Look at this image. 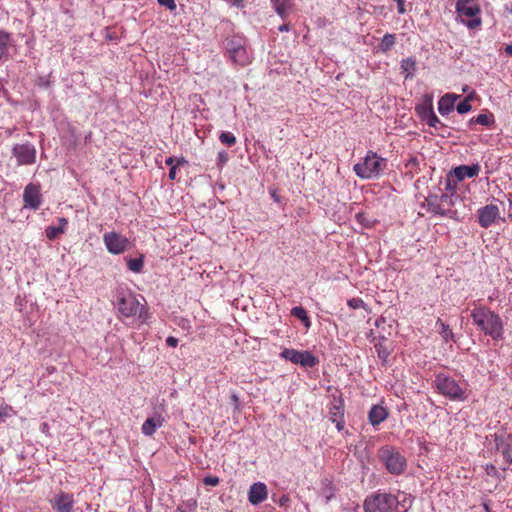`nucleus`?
Returning <instances> with one entry per match:
<instances>
[{
    "mask_svg": "<svg viewBox=\"0 0 512 512\" xmlns=\"http://www.w3.org/2000/svg\"><path fill=\"white\" fill-rule=\"evenodd\" d=\"M51 508L55 512H75L78 508L75 507L76 501L72 493L59 490L55 492L48 500Z\"/></svg>",
    "mask_w": 512,
    "mask_h": 512,
    "instance_id": "10",
    "label": "nucleus"
},
{
    "mask_svg": "<svg viewBox=\"0 0 512 512\" xmlns=\"http://www.w3.org/2000/svg\"><path fill=\"white\" fill-rule=\"evenodd\" d=\"M416 69V60L412 57H408L401 61V70L402 74L405 75V78H412L414 76V71Z\"/></svg>",
    "mask_w": 512,
    "mask_h": 512,
    "instance_id": "27",
    "label": "nucleus"
},
{
    "mask_svg": "<svg viewBox=\"0 0 512 512\" xmlns=\"http://www.w3.org/2000/svg\"><path fill=\"white\" fill-rule=\"evenodd\" d=\"M272 197H273V199H274L275 201H277V202L279 201V197L277 196L276 192H273V193H272Z\"/></svg>",
    "mask_w": 512,
    "mask_h": 512,
    "instance_id": "56",
    "label": "nucleus"
},
{
    "mask_svg": "<svg viewBox=\"0 0 512 512\" xmlns=\"http://www.w3.org/2000/svg\"><path fill=\"white\" fill-rule=\"evenodd\" d=\"M473 323L486 336L499 341L503 338L504 328L501 317L486 306L475 307L471 311Z\"/></svg>",
    "mask_w": 512,
    "mask_h": 512,
    "instance_id": "1",
    "label": "nucleus"
},
{
    "mask_svg": "<svg viewBox=\"0 0 512 512\" xmlns=\"http://www.w3.org/2000/svg\"><path fill=\"white\" fill-rule=\"evenodd\" d=\"M166 165L170 166V168L172 166H180L184 163H186L185 159L184 158H180L177 160V163L175 164V158L174 157H168L165 161Z\"/></svg>",
    "mask_w": 512,
    "mask_h": 512,
    "instance_id": "42",
    "label": "nucleus"
},
{
    "mask_svg": "<svg viewBox=\"0 0 512 512\" xmlns=\"http://www.w3.org/2000/svg\"><path fill=\"white\" fill-rule=\"evenodd\" d=\"M478 223L482 228H489L500 219L499 207L495 204H487L477 210Z\"/></svg>",
    "mask_w": 512,
    "mask_h": 512,
    "instance_id": "13",
    "label": "nucleus"
},
{
    "mask_svg": "<svg viewBox=\"0 0 512 512\" xmlns=\"http://www.w3.org/2000/svg\"><path fill=\"white\" fill-rule=\"evenodd\" d=\"M508 202H509V206H510V209H511V212L509 213V218L512 221V194L508 195Z\"/></svg>",
    "mask_w": 512,
    "mask_h": 512,
    "instance_id": "53",
    "label": "nucleus"
},
{
    "mask_svg": "<svg viewBox=\"0 0 512 512\" xmlns=\"http://www.w3.org/2000/svg\"><path fill=\"white\" fill-rule=\"evenodd\" d=\"M13 408L9 405L0 406V422L4 421L5 418L11 416Z\"/></svg>",
    "mask_w": 512,
    "mask_h": 512,
    "instance_id": "39",
    "label": "nucleus"
},
{
    "mask_svg": "<svg viewBox=\"0 0 512 512\" xmlns=\"http://www.w3.org/2000/svg\"><path fill=\"white\" fill-rule=\"evenodd\" d=\"M24 206L37 210L41 205V194L39 186L35 184H28L23 193Z\"/></svg>",
    "mask_w": 512,
    "mask_h": 512,
    "instance_id": "15",
    "label": "nucleus"
},
{
    "mask_svg": "<svg viewBox=\"0 0 512 512\" xmlns=\"http://www.w3.org/2000/svg\"><path fill=\"white\" fill-rule=\"evenodd\" d=\"M166 344L170 347L175 348L178 345V339L172 336L167 337Z\"/></svg>",
    "mask_w": 512,
    "mask_h": 512,
    "instance_id": "47",
    "label": "nucleus"
},
{
    "mask_svg": "<svg viewBox=\"0 0 512 512\" xmlns=\"http://www.w3.org/2000/svg\"><path fill=\"white\" fill-rule=\"evenodd\" d=\"M459 96L454 94H445L438 102V111L441 115H447L453 111L455 102Z\"/></svg>",
    "mask_w": 512,
    "mask_h": 512,
    "instance_id": "22",
    "label": "nucleus"
},
{
    "mask_svg": "<svg viewBox=\"0 0 512 512\" xmlns=\"http://www.w3.org/2000/svg\"><path fill=\"white\" fill-rule=\"evenodd\" d=\"M396 43V37L394 34L387 33L383 36L380 44L379 49L386 53L388 52Z\"/></svg>",
    "mask_w": 512,
    "mask_h": 512,
    "instance_id": "32",
    "label": "nucleus"
},
{
    "mask_svg": "<svg viewBox=\"0 0 512 512\" xmlns=\"http://www.w3.org/2000/svg\"><path fill=\"white\" fill-rule=\"evenodd\" d=\"M107 250L115 255L124 253L130 245L129 240L117 232H107L103 236Z\"/></svg>",
    "mask_w": 512,
    "mask_h": 512,
    "instance_id": "11",
    "label": "nucleus"
},
{
    "mask_svg": "<svg viewBox=\"0 0 512 512\" xmlns=\"http://www.w3.org/2000/svg\"><path fill=\"white\" fill-rule=\"evenodd\" d=\"M510 13L512 14V8L510 9Z\"/></svg>",
    "mask_w": 512,
    "mask_h": 512,
    "instance_id": "57",
    "label": "nucleus"
},
{
    "mask_svg": "<svg viewBox=\"0 0 512 512\" xmlns=\"http://www.w3.org/2000/svg\"><path fill=\"white\" fill-rule=\"evenodd\" d=\"M495 446L509 464H512V442L510 435H496Z\"/></svg>",
    "mask_w": 512,
    "mask_h": 512,
    "instance_id": "17",
    "label": "nucleus"
},
{
    "mask_svg": "<svg viewBox=\"0 0 512 512\" xmlns=\"http://www.w3.org/2000/svg\"><path fill=\"white\" fill-rule=\"evenodd\" d=\"M163 424L164 418L160 414H155L145 420L142 424L141 431L146 436H152Z\"/></svg>",
    "mask_w": 512,
    "mask_h": 512,
    "instance_id": "20",
    "label": "nucleus"
},
{
    "mask_svg": "<svg viewBox=\"0 0 512 512\" xmlns=\"http://www.w3.org/2000/svg\"><path fill=\"white\" fill-rule=\"evenodd\" d=\"M397 496L377 491L367 496L363 503L364 512H398Z\"/></svg>",
    "mask_w": 512,
    "mask_h": 512,
    "instance_id": "5",
    "label": "nucleus"
},
{
    "mask_svg": "<svg viewBox=\"0 0 512 512\" xmlns=\"http://www.w3.org/2000/svg\"><path fill=\"white\" fill-rule=\"evenodd\" d=\"M177 167L178 166H172L169 170V179L170 180H175L176 179V175H177Z\"/></svg>",
    "mask_w": 512,
    "mask_h": 512,
    "instance_id": "49",
    "label": "nucleus"
},
{
    "mask_svg": "<svg viewBox=\"0 0 512 512\" xmlns=\"http://www.w3.org/2000/svg\"><path fill=\"white\" fill-rule=\"evenodd\" d=\"M224 49L229 59L236 65L246 66L251 63L252 53L247 40L240 35H232L225 39Z\"/></svg>",
    "mask_w": 512,
    "mask_h": 512,
    "instance_id": "3",
    "label": "nucleus"
},
{
    "mask_svg": "<svg viewBox=\"0 0 512 512\" xmlns=\"http://www.w3.org/2000/svg\"><path fill=\"white\" fill-rule=\"evenodd\" d=\"M457 20L464 24L469 30H478L482 25L480 5L466 8L458 12Z\"/></svg>",
    "mask_w": 512,
    "mask_h": 512,
    "instance_id": "12",
    "label": "nucleus"
},
{
    "mask_svg": "<svg viewBox=\"0 0 512 512\" xmlns=\"http://www.w3.org/2000/svg\"><path fill=\"white\" fill-rule=\"evenodd\" d=\"M267 487L262 482H256L250 486L248 491V500L253 505L262 503L267 498Z\"/></svg>",
    "mask_w": 512,
    "mask_h": 512,
    "instance_id": "16",
    "label": "nucleus"
},
{
    "mask_svg": "<svg viewBox=\"0 0 512 512\" xmlns=\"http://www.w3.org/2000/svg\"><path fill=\"white\" fill-rule=\"evenodd\" d=\"M231 400L233 401L234 405H235V409H238V403H239V398L236 394H233L231 396Z\"/></svg>",
    "mask_w": 512,
    "mask_h": 512,
    "instance_id": "51",
    "label": "nucleus"
},
{
    "mask_svg": "<svg viewBox=\"0 0 512 512\" xmlns=\"http://www.w3.org/2000/svg\"><path fill=\"white\" fill-rule=\"evenodd\" d=\"M347 305L351 309L363 308L365 310H368L367 304H365L361 298H351L347 301Z\"/></svg>",
    "mask_w": 512,
    "mask_h": 512,
    "instance_id": "37",
    "label": "nucleus"
},
{
    "mask_svg": "<svg viewBox=\"0 0 512 512\" xmlns=\"http://www.w3.org/2000/svg\"><path fill=\"white\" fill-rule=\"evenodd\" d=\"M219 140L226 146H233L236 144V137L231 132H222L219 136Z\"/></svg>",
    "mask_w": 512,
    "mask_h": 512,
    "instance_id": "36",
    "label": "nucleus"
},
{
    "mask_svg": "<svg viewBox=\"0 0 512 512\" xmlns=\"http://www.w3.org/2000/svg\"><path fill=\"white\" fill-rule=\"evenodd\" d=\"M229 3H231L232 5H235V6H242L243 5V0H227Z\"/></svg>",
    "mask_w": 512,
    "mask_h": 512,
    "instance_id": "52",
    "label": "nucleus"
},
{
    "mask_svg": "<svg viewBox=\"0 0 512 512\" xmlns=\"http://www.w3.org/2000/svg\"><path fill=\"white\" fill-rule=\"evenodd\" d=\"M203 482L205 485L217 486L219 484V478L213 477V476H208V477L204 478Z\"/></svg>",
    "mask_w": 512,
    "mask_h": 512,
    "instance_id": "43",
    "label": "nucleus"
},
{
    "mask_svg": "<svg viewBox=\"0 0 512 512\" xmlns=\"http://www.w3.org/2000/svg\"><path fill=\"white\" fill-rule=\"evenodd\" d=\"M505 53L509 56H512V43L505 47Z\"/></svg>",
    "mask_w": 512,
    "mask_h": 512,
    "instance_id": "54",
    "label": "nucleus"
},
{
    "mask_svg": "<svg viewBox=\"0 0 512 512\" xmlns=\"http://www.w3.org/2000/svg\"><path fill=\"white\" fill-rule=\"evenodd\" d=\"M426 98L428 100V106L422 107L421 116L426 121L428 126L438 130L440 127H443L444 124L439 120L433 111L432 97L426 96Z\"/></svg>",
    "mask_w": 512,
    "mask_h": 512,
    "instance_id": "18",
    "label": "nucleus"
},
{
    "mask_svg": "<svg viewBox=\"0 0 512 512\" xmlns=\"http://www.w3.org/2000/svg\"><path fill=\"white\" fill-rule=\"evenodd\" d=\"M117 309L124 317L137 316L140 323H145L148 318V311L144 304L132 293H123L117 299Z\"/></svg>",
    "mask_w": 512,
    "mask_h": 512,
    "instance_id": "6",
    "label": "nucleus"
},
{
    "mask_svg": "<svg viewBox=\"0 0 512 512\" xmlns=\"http://www.w3.org/2000/svg\"><path fill=\"white\" fill-rule=\"evenodd\" d=\"M276 13L285 20L291 8V0H270Z\"/></svg>",
    "mask_w": 512,
    "mask_h": 512,
    "instance_id": "25",
    "label": "nucleus"
},
{
    "mask_svg": "<svg viewBox=\"0 0 512 512\" xmlns=\"http://www.w3.org/2000/svg\"><path fill=\"white\" fill-rule=\"evenodd\" d=\"M483 508H484V511L485 512H493L489 506V503L488 502H483Z\"/></svg>",
    "mask_w": 512,
    "mask_h": 512,
    "instance_id": "55",
    "label": "nucleus"
},
{
    "mask_svg": "<svg viewBox=\"0 0 512 512\" xmlns=\"http://www.w3.org/2000/svg\"><path fill=\"white\" fill-rule=\"evenodd\" d=\"M291 315L298 318L306 327H309L311 322L303 307L297 306L291 309Z\"/></svg>",
    "mask_w": 512,
    "mask_h": 512,
    "instance_id": "33",
    "label": "nucleus"
},
{
    "mask_svg": "<svg viewBox=\"0 0 512 512\" xmlns=\"http://www.w3.org/2000/svg\"><path fill=\"white\" fill-rule=\"evenodd\" d=\"M333 423H335L336 425V428L338 431H342L344 430V427H345V421H344V418H341V419H334V421H332Z\"/></svg>",
    "mask_w": 512,
    "mask_h": 512,
    "instance_id": "46",
    "label": "nucleus"
},
{
    "mask_svg": "<svg viewBox=\"0 0 512 512\" xmlns=\"http://www.w3.org/2000/svg\"><path fill=\"white\" fill-rule=\"evenodd\" d=\"M355 219L364 227H371L372 225V222L367 218L366 214L364 213H357Z\"/></svg>",
    "mask_w": 512,
    "mask_h": 512,
    "instance_id": "40",
    "label": "nucleus"
},
{
    "mask_svg": "<svg viewBox=\"0 0 512 512\" xmlns=\"http://www.w3.org/2000/svg\"><path fill=\"white\" fill-rule=\"evenodd\" d=\"M478 6V0H457L455 3L456 13L464 11L466 8Z\"/></svg>",
    "mask_w": 512,
    "mask_h": 512,
    "instance_id": "34",
    "label": "nucleus"
},
{
    "mask_svg": "<svg viewBox=\"0 0 512 512\" xmlns=\"http://www.w3.org/2000/svg\"><path fill=\"white\" fill-rule=\"evenodd\" d=\"M321 493L328 503L335 495V486L329 479H324L321 483Z\"/></svg>",
    "mask_w": 512,
    "mask_h": 512,
    "instance_id": "28",
    "label": "nucleus"
},
{
    "mask_svg": "<svg viewBox=\"0 0 512 512\" xmlns=\"http://www.w3.org/2000/svg\"><path fill=\"white\" fill-rule=\"evenodd\" d=\"M387 160L376 152L368 151L362 162L354 165L355 174L362 179L378 178L386 169Z\"/></svg>",
    "mask_w": 512,
    "mask_h": 512,
    "instance_id": "4",
    "label": "nucleus"
},
{
    "mask_svg": "<svg viewBox=\"0 0 512 512\" xmlns=\"http://www.w3.org/2000/svg\"><path fill=\"white\" fill-rule=\"evenodd\" d=\"M280 357L304 368H313L319 364L318 358L310 351H298L295 349L285 348L280 353Z\"/></svg>",
    "mask_w": 512,
    "mask_h": 512,
    "instance_id": "9",
    "label": "nucleus"
},
{
    "mask_svg": "<svg viewBox=\"0 0 512 512\" xmlns=\"http://www.w3.org/2000/svg\"><path fill=\"white\" fill-rule=\"evenodd\" d=\"M58 223V226H48L45 229L46 237L51 241L57 239L61 234L65 232L68 225V220L64 217H61L58 219Z\"/></svg>",
    "mask_w": 512,
    "mask_h": 512,
    "instance_id": "23",
    "label": "nucleus"
},
{
    "mask_svg": "<svg viewBox=\"0 0 512 512\" xmlns=\"http://www.w3.org/2000/svg\"><path fill=\"white\" fill-rule=\"evenodd\" d=\"M375 347V350L377 352V355L378 357L383 360V361H386L387 358L389 357L391 351L389 348H387L383 342H378V343H375L374 345Z\"/></svg>",
    "mask_w": 512,
    "mask_h": 512,
    "instance_id": "35",
    "label": "nucleus"
},
{
    "mask_svg": "<svg viewBox=\"0 0 512 512\" xmlns=\"http://www.w3.org/2000/svg\"><path fill=\"white\" fill-rule=\"evenodd\" d=\"M290 29H291V27H290V24H288V23H284L281 26H279V28H278V30L280 32H288V31H290Z\"/></svg>",
    "mask_w": 512,
    "mask_h": 512,
    "instance_id": "50",
    "label": "nucleus"
},
{
    "mask_svg": "<svg viewBox=\"0 0 512 512\" xmlns=\"http://www.w3.org/2000/svg\"><path fill=\"white\" fill-rule=\"evenodd\" d=\"M378 457L387 471L392 475H401L405 472L407 461L400 451L391 445L382 446L378 451Z\"/></svg>",
    "mask_w": 512,
    "mask_h": 512,
    "instance_id": "7",
    "label": "nucleus"
},
{
    "mask_svg": "<svg viewBox=\"0 0 512 512\" xmlns=\"http://www.w3.org/2000/svg\"><path fill=\"white\" fill-rule=\"evenodd\" d=\"M435 327L445 343H448L450 341L456 342L455 335L452 329L450 328L449 325L445 324L441 319H438L436 321Z\"/></svg>",
    "mask_w": 512,
    "mask_h": 512,
    "instance_id": "24",
    "label": "nucleus"
},
{
    "mask_svg": "<svg viewBox=\"0 0 512 512\" xmlns=\"http://www.w3.org/2000/svg\"><path fill=\"white\" fill-rule=\"evenodd\" d=\"M480 172V165H460L454 168L453 174L458 181H462L465 178H473L478 176Z\"/></svg>",
    "mask_w": 512,
    "mask_h": 512,
    "instance_id": "19",
    "label": "nucleus"
},
{
    "mask_svg": "<svg viewBox=\"0 0 512 512\" xmlns=\"http://www.w3.org/2000/svg\"><path fill=\"white\" fill-rule=\"evenodd\" d=\"M10 35L0 30V61L7 60L9 56Z\"/></svg>",
    "mask_w": 512,
    "mask_h": 512,
    "instance_id": "26",
    "label": "nucleus"
},
{
    "mask_svg": "<svg viewBox=\"0 0 512 512\" xmlns=\"http://www.w3.org/2000/svg\"><path fill=\"white\" fill-rule=\"evenodd\" d=\"M219 164L223 165L228 161V154L225 151L218 153Z\"/></svg>",
    "mask_w": 512,
    "mask_h": 512,
    "instance_id": "45",
    "label": "nucleus"
},
{
    "mask_svg": "<svg viewBox=\"0 0 512 512\" xmlns=\"http://www.w3.org/2000/svg\"><path fill=\"white\" fill-rule=\"evenodd\" d=\"M280 507H287L290 503V498L288 495L283 494L277 501Z\"/></svg>",
    "mask_w": 512,
    "mask_h": 512,
    "instance_id": "44",
    "label": "nucleus"
},
{
    "mask_svg": "<svg viewBox=\"0 0 512 512\" xmlns=\"http://www.w3.org/2000/svg\"><path fill=\"white\" fill-rule=\"evenodd\" d=\"M12 154L16 158L18 165H31L36 160V149L30 143L14 145Z\"/></svg>",
    "mask_w": 512,
    "mask_h": 512,
    "instance_id": "14",
    "label": "nucleus"
},
{
    "mask_svg": "<svg viewBox=\"0 0 512 512\" xmlns=\"http://www.w3.org/2000/svg\"><path fill=\"white\" fill-rule=\"evenodd\" d=\"M344 418V408L342 401H338L332 404L329 410V419L334 421V419Z\"/></svg>",
    "mask_w": 512,
    "mask_h": 512,
    "instance_id": "31",
    "label": "nucleus"
},
{
    "mask_svg": "<svg viewBox=\"0 0 512 512\" xmlns=\"http://www.w3.org/2000/svg\"><path fill=\"white\" fill-rule=\"evenodd\" d=\"M470 124H480L483 126H491L494 123V117L491 113H481L478 116L472 118Z\"/></svg>",
    "mask_w": 512,
    "mask_h": 512,
    "instance_id": "30",
    "label": "nucleus"
},
{
    "mask_svg": "<svg viewBox=\"0 0 512 512\" xmlns=\"http://www.w3.org/2000/svg\"><path fill=\"white\" fill-rule=\"evenodd\" d=\"M471 108L472 106L469 103V98H466L457 105L456 110L459 114H465L469 112Z\"/></svg>",
    "mask_w": 512,
    "mask_h": 512,
    "instance_id": "38",
    "label": "nucleus"
},
{
    "mask_svg": "<svg viewBox=\"0 0 512 512\" xmlns=\"http://www.w3.org/2000/svg\"><path fill=\"white\" fill-rule=\"evenodd\" d=\"M437 392L450 400L464 401L467 398L466 390L453 377L440 373L434 380Z\"/></svg>",
    "mask_w": 512,
    "mask_h": 512,
    "instance_id": "8",
    "label": "nucleus"
},
{
    "mask_svg": "<svg viewBox=\"0 0 512 512\" xmlns=\"http://www.w3.org/2000/svg\"><path fill=\"white\" fill-rule=\"evenodd\" d=\"M458 198V195L451 190L441 195H429L426 198V203L429 211L440 216L459 220L458 212L454 209Z\"/></svg>",
    "mask_w": 512,
    "mask_h": 512,
    "instance_id": "2",
    "label": "nucleus"
},
{
    "mask_svg": "<svg viewBox=\"0 0 512 512\" xmlns=\"http://www.w3.org/2000/svg\"><path fill=\"white\" fill-rule=\"evenodd\" d=\"M157 1L161 6H164L171 11L176 9L175 0H157Z\"/></svg>",
    "mask_w": 512,
    "mask_h": 512,
    "instance_id": "41",
    "label": "nucleus"
},
{
    "mask_svg": "<svg viewBox=\"0 0 512 512\" xmlns=\"http://www.w3.org/2000/svg\"><path fill=\"white\" fill-rule=\"evenodd\" d=\"M397 2V9L399 14H404L406 12L405 9V0H398Z\"/></svg>",
    "mask_w": 512,
    "mask_h": 512,
    "instance_id": "48",
    "label": "nucleus"
},
{
    "mask_svg": "<svg viewBox=\"0 0 512 512\" xmlns=\"http://www.w3.org/2000/svg\"><path fill=\"white\" fill-rule=\"evenodd\" d=\"M388 410L382 405H373L368 413V420L373 426H377L388 417Z\"/></svg>",
    "mask_w": 512,
    "mask_h": 512,
    "instance_id": "21",
    "label": "nucleus"
},
{
    "mask_svg": "<svg viewBox=\"0 0 512 512\" xmlns=\"http://www.w3.org/2000/svg\"><path fill=\"white\" fill-rule=\"evenodd\" d=\"M126 262L130 271L141 273L144 267V255L141 254L138 258H128Z\"/></svg>",
    "mask_w": 512,
    "mask_h": 512,
    "instance_id": "29",
    "label": "nucleus"
}]
</instances>
